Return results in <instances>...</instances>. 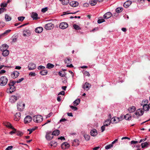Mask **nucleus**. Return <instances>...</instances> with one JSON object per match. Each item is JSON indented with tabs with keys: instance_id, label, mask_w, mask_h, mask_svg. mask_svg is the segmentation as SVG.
<instances>
[{
	"instance_id": "obj_1",
	"label": "nucleus",
	"mask_w": 150,
	"mask_h": 150,
	"mask_svg": "<svg viewBox=\"0 0 150 150\" xmlns=\"http://www.w3.org/2000/svg\"><path fill=\"white\" fill-rule=\"evenodd\" d=\"M8 86L7 89V92L8 93H11L15 91L16 87L14 85L13 83H9L8 84Z\"/></svg>"
},
{
	"instance_id": "obj_2",
	"label": "nucleus",
	"mask_w": 150,
	"mask_h": 150,
	"mask_svg": "<svg viewBox=\"0 0 150 150\" xmlns=\"http://www.w3.org/2000/svg\"><path fill=\"white\" fill-rule=\"evenodd\" d=\"M33 121L37 123H39L42 121L43 118L40 115L34 116L33 117Z\"/></svg>"
},
{
	"instance_id": "obj_3",
	"label": "nucleus",
	"mask_w": 150,
	"mask_h": 150,
	"mask_svg": "<svg viewBox=\"0 0 150 150\" xmlns=\"http://www.w3.org/2000/svg\"><path fill=\"white\" fill-rule=\"evenodd\" d=\"M8 79L6 76H1L0 78V85L4 86L7 83Z\"/></svg>"
},
{
	"instance_id": "obj_4",
	"label": "nucleus",
	"mask_w": 150,
	"mask_h": 150,
	"mask_svg": "<svg viewBox=\"0 0 150 150\" xmlns=\"http://www.w3.org/2000/svg\"><path fill=\"white\" fill-rule=\"evenodd\" d=\"M17 109L19 111H22L24 109L25 104L22 101L18 102L17 104Z\"/></svg>"
},
{
	"instance_id": "obj_5",
	"label": "nucleus",
	"mask_w": 150,
	"mask_h": 150,
	"mask_svg": "<svg viewBox=\"0 0 150 150\" xmlns=\"http://www.w3.org/2000/svg\"><path fill=\"white\" fill-rule=\"evenodd\" d=\"M144 111L142 109H138L136 112L134 113V118H138V116L142 115L144 113Z\"/></svg>"
},
{
	"instance_id": "obj_6",
	"label": "nucleus",
	"mask_w": 150,
	"mask_h": 150,
	"mask_svg": "<svg viewBox=\"0 0 150 150\" xmlns=\"http://www.w3.org/2000/svg\"><path fill=\"white\" fill-rule=\"evenodd\" d=\"M53 137V135L51 131L47 132L45 138L47 140H50L52 139Z\"/></svg>"
},
{
	"instance_id": "obj_7",
	"label": "nucleus",
	"mask_w": 150,
	"mask_h": 150,
	"mask_svg": "<svg viewBox=\"0 0 150 150\" xmlns=\"http://www.w3.org/2000/svg\"><path fill=\"white\" fill-rule=\"evenodd\" d=\"M20 98V96H12L10 98L9 101L11 103H14L15 102L17 99H19Z\"/></svg>"
},
{
	"instance_id": "obj_8",
	"label": "nucleus",
	"mask_w": 150,
	"mask_h": 150,
	"mask_svg": "<svg viewBox=\"0 0 150 150\" xmlns=\"http://www.w3.org/2000/svg\"><path fill=\"white\" fill-rule=\"evenodd\" d=\"M31 31L28 29H25L23 31V35L25 37L29 36L31 35Z\"/></svg>"
},
{
	"instance_id": "obj_9",
	"label": "nucleus",
	"mask_w": 150,
	"mask_h": 150,
	"mask_svg": "<svg viewBox=\"0 0 150 150\" xmlns=\"http://www.w3.org/2000/svg\"><path fill=\"white\" fill-rule=\"evenodd\" d=\"M54 27V25L52 23H50L45 25V28L47 30H50L52 29Z\"/></svg>"
},
{
	"instance_id": "obj_10",
	"label": "nucleus",
	"mask_w": 150,
	"mask_h": 150,
	"mask_svg": "<svg viewBox=\"0 0 150 150\" xmlns=\"http://www.w3.org/2000/svg\"><path fill=\"white\" fill-rule=\"evenodd\" d=\"M68 24L65 22L61 23L59 25V28L62 29L66 28L68 27Z\"/></svg>"
},
{
	"instance_id": "obj_11",
	"label": "nucleus",
	"mask_w": 150,
	"mask_h": 150,
	"mask_svg": "<svg viewBox=\"0 0 150 150\" xmlns=\"http://www.w3.org/2000/svg\"><path fill=\"white\" fill-rule=\"evenodd\" d=\"M91 84L88 82H86L82 86L83 88L87 91L88 90L91 86Z\"/></svg>"
},
{
	"instance_id": "obj_12",
	"label": "nucleus",
	"mask_w": 150,
	"mask_h": 150,
	"mask_svg": "<svg viewBox=\"0 0 150 150\" xmlns=\"http://www.w3.org/2000/svg\"><path fill=\"white\" fill-rule=\"evenodd\" d=\"M32 118L30 116H27L24 118V122L25 124H28L32 120Z\"/></svg>"
},
{
	"instance_id": "obj_13",
	"label": "nucleus",
	"mask_w": 150,
	"mask_h": 150,
	"mask_svg": "<svg viewBox=\"0 0 150 150\" xmlns=\"http://www.w3.org/2000/svg\"><path fill=\"white\" fill-rule=\"evenodd\" d=\"M19 73L18 72L15 71L12 72L11 76L12 78L14 79L17 77L19 76Z\"/></svg>"
},
{
	"instance_id": "obj_14",
	"label": "nucleus",
	"mask_w": 150,
	"mask_h": 150,
	"mask_svg": "<svg viewBox=\"0 0 150 150\" xmlns=\"http://www.w3.org/2000/svg\"><path fill=\"white\" fill-rule=\"evenodd\" d=\"M36 67V65L33 63H30L28 66V68L29 70H33Z\"/></svg>"
},
{
	"instance_id": "obj_15",
	"label": "nucleus",
	"mask_w": 150,
	"mask_h": 150,
	"mask_svg": "<svg viewBox=\"0 0 150 150\" xmlns=\"http://www.w3.org/2000/svg\"><path fill=\"white\" fill-rule=\"evenodd\" d=\"M69 146L70 145L67 142H65L62 143L61 145V148L62 149H65L68 148Z\"/></svg>"
},
{
	"instance_id": "obj_16",
	"label": "nucleus",
	"mask_w": 150,
	"mask_h": 150,
	"mask_svg": "<svg viewBox=\"0 0 150 150\" xmlns=\"http://www.w3.org/2000/svg\"><path fill=\"white\" fill-rule=\"evenodd\" d=\"M4 124L5 126L8 127L12 129L15 130V129L12 126L11 124L9 122H4Z\"/></svg>"
},
{
	"instance_id": "obj_17",
	"label": "nucleus",
	"mask_w": 150,
	"mask_h": 150,
	"mask_svg": "<svg viewBox=\"0 0 150 150\" xmlns=\"http://www.w3.org/2000/svg\"><path fill=\"white\" fill-rule=\"evenodd\" d=\"M112 16V14L110 12H108L105 13L103 16V17L105 19H108L110 18Z\"/></svg>"
},
{
	"instance_id": "obj_18",
	"label": "nucleus",
	"mask_w": 150,
	"mask_h": 150,
	"mask_svg": "<svg viewBox=\"0 0 150 150\" xmlns=\"http://www.w3.org/2000/svg\"><path fill=\"white\" fill-rule=\"evenodd\" d=\"M70 5L73 7L77 6L79 5V3L76 1H72L69 3Z\"/></svg>"
},
{
	"instance_id": "obj_19",
	"label": "nucleus",
	"mask_w": 150,
	"mask_h": 150,
	"mask_svg": "<svg viewBox=\"0 0 150 150\" xmlns=\"http://www.w3.org/2000/svg\"><path fill=\"white\" fill-rule=\"evenodd\" d=\"M90 133L91 135L93 137H95L98 134L97 130L95 129H93L91 130Z\"/></svg>"
},
{
	"instance_id": "obj_20",
	"label": "nucleus",
	"mask_w": 150,
	"mask_h": 150,
	"mask_svg": "<svg viewBox=\"0 0 150 150\" xmlns=\"http://www.w3.org/2000/svg\"><path fill=\"white\" fill-rule=\"evenodd\" d=\"M132 1H127L124 4V6L125 8H127L132 4Z\"/></svg>"
},
{
	"instance_id": "obj_21",
	"label": "nucleus",
	"mask_w": 150,
	"mask_h": 150,
	"mask_svg": "<svg viewBox=\"0 0 150 150\" xmlns=\"http://www.w3.org/2000/svg\"><path fill=\"white\" fill-rule=\"evenodd\" d=\"M21 116V113L19 112H17L16 114L14 117V120L16 121L19 120Z\"/></svg>"
},
{
	"instance_id": "obj_22",
	"label": "nucleus",
	"mask_w": 150,
	"mask_h": 150,
	"mask_svg": "<svg viewBox=\"0 0 150 150\" xmlns=\"http://www.w3.org/2000/svg\"><path fill=\"white\" fill-rule=\"evenodd\" d=\"M43 30V28L42 27H40L36 28L35 30V31L37 33H41Z\"/></svg>"
},
{
	"instance_id": "obj_23",
	"label": "nucleus",
	"mask_w": 150,
	"mask_h": 150,
	"mask_svg": "<svg viewBox=\"0 0 150 150\" xmlns=\"http://www.w3.org/2000/svg\"><path fill=\"white\" fill-rule=\"evenodd\" d=\"M4 51H1L2 52V55L6 57L9 54V51L7 49H5Z\"/></svg>"
},
{
	"instance_id": "obj_24",
	"label": "nucleus",
	"mask_w": 150,
	"mask_h": 150,
	"mask_svg": "<svg viewBox=\"0 0 150 150\" xmlns=\"http://www.w3.org/2000/svg\"><path fill=\"white\" fill-rule=\"evenodd\" d=\"M8 46L6 44H4L2 45L0 47V50L1 51H4L5 49H7L8 48Z\"/></svg>"
},
{
	"instance_id": "obj_25",
	"label": "nucleus",
	"mask_w": 150,
	"mask_h": 150,
	"mask_svg": "<svg viewBox=\"0 0 150 150\" xmlns=\"http://www.w3.org/2000/svg\"><path fill=\"white\" fill-rule=\"evenodd\" d=\"M52 133L53 136H57L60 134V132L59 130L58 129H56Z\"/></svg>"
},
{
	"instance_id": "obj_26",
	"label": "nucleus",
	"mask_w": 150,
	"mask_h": 150,
	"mask_svg": "<svg viewBox=\"0 0 150 150\" xmlns=\"http://www.w3.org/2000/svg\"><path fill=\"white\" fill-rule=\"evenodd\" d=\"M149 106L148 105L146 104H144L143 105V108L144 110L145 111H148L149 110Z\"/></svg>"
},
{
	"instance_id": "obj_27",
	"label": "nucleus",
	"mask_w": 150,
	"mask_h": 150,
	"mask_svg": "<svg viewBox=\"0 0 150 150\" xmlns=\"http://www.w3.org/2000/svg\"><path fill=\"white\" fill-rule=\"evenodd\" d=\"M31 16L32 18H33V19L37 20L38 19V15L37 13H33Z\"/></svg>"
},
{
	"instance_id": "obj_28",
	"label": "nucleus",
	"mask_w": 150,
	"mask_h": 150,
	"mask_svg": "<svg viewBox=\"0 0 150 150\" xmlns=\"http://www.w3.org/2000/svg\"><path fill=\"white\" fill-rule=\"evenodd\" d=\"M111 122V121L110 119H108L105 121L103 125H104V126H107L110 124Z\"/></svg>"
},
{
	"instance_id": "obj_29",
	"label": "nucleus",
	"mask_w": 150,
	"mask_h": 150,
	"mask_svg": "<svg viewBox=\"0 0 150 150\" xmlns=\"http://www.w3.org/2000/svg\"><path fill=\"white\" fill-rule=\"evenodd\" d=\"M64 62L65 64H69L71 62V60L69 58L67 57L64 59Z\"/></svg>"
},
{
	"instance_id": "obj_30",
	"label": "nucleus",
	"mask_w": 150,
	"mask_h": 150,
	"mask_svg": "<svg viewBox=\"0 0 150 150\" xmlns=\"http://www.w3.org/2000/svg\"><path fill=\"white\" fill-rule=\"evenodd\" d=\"M11 31V30H6L3 33L1 34L0 35V37H2L3 36H5L7 35L8 33H9Z\"/></svg>"
},
{
	"instance_id": "obj_31",
	"label": "nucleus",
	"mask_w": 150,
	"mask_h": 150,
	"mask_svg": "<svg viewBox=\"0 0 150 150\" xmlns=\"http://www.w3.org/2000/svg\"><path fill=\"white\" fill-rule=\"evenodd\" d=\"M135 107L134 106H132L128 109V110L130 112H132L135 110Z\"/></svg>"
},
{
	"instance_id": "obj_32",
	"label": "nucleus",
	"mask_w": 150,
	"mask_h": 150,
	"mask_svg": "<svg viewBox=\"0 0 150 150\" xmlns=\"http://www.w3.org/2000/svg\"><path fill=\"white\" fill-rule=\"evenodd\" d=\"M48 73L47 70H42L40 72V74L42 75H46Z\"/></svg>"
},
{
	"instance_id": "obj_33",
	"label": "nucleus",
	"mask_w": 150,
	"mask_h": 150,
	"mask_svg": "<svg viewBox=\"0 0 150 150\" xmlns=\"http://www.w3.org/2000/svg\"><path fill=\"white\" fill-rule=\"evenodd\" d=\"M80 99H76L73 102L74 105L75 106L77 105L80 103Z\"/></svg>"
},
{
	"instance_id": "obj_34",
	"label": "nucleus",
	"mask_w": 150,
	"mask_h": 150,
	"mask_svg": "<svg viewBox=\"0 0 150 150\" xmlns=\"http://www.w3.org/2000/svg\"><path fill=\"white\" fill-rule=\"evenodd\" d=\"M50 144L51 146H53L55 147L57 146V143L56 142L54 141H52L51 142Z\"/></svg>"
},
{
	"instance_id": "obj_35",
	"label": "nucleus",
	"mask_w": 150,
	"mask_h": 150,
	"mask_svg": "<svg viewBox=\"0 0 150 150\" xmlns=\"http://www.w3.org/2000/svg\"><path fill=\"white\" fill-rule=\"evenodd\" d=\"M97 3L96 1L95 0H91L90 1V4L92 6L95 5Z\"/></svg>"
},
{
	"instance_id": "obj_36",
	"label": "nucleus",
	"mask_w": 150,
	"mask_h": 150,
	"mask_svg": "<svg viewBox=\"0 0 150 150\" xmlns=\"http://www.w3.org/2000/svg\"><path fill=\"white\" fill-rule=\"evenodd\" d=\"M123 8L122 7H118L116 9V11L117 13H120L122 11Z\"/></svg>"
},
{
	"instance_id": "obj_37",
	"label": "nucleus",
	"mask_w": 150,
	"mask_h": 150,
	"mask_svg": "<svg viewBox=\"0 0 150 150\" xmlns=\"http://www.w3.org/2000/svg\"><path fill=\"white\" fill-rule=\"evenodd\" d=\"M54 67V65L50 63H48L47 65V68L48 69H51Z\"/></svg>"
},
{
	"instance_id": "obj_38",
	"label": "nucleus",
	"mask_w": 150,
	"mask_h": 150,
	"mask_svg": "<svg viewBox=\"0 0 150 150\" xmlns=\"http://www.w3.org/2000/svg\"><path fill=\"white\" fill-rule=\"evenodd\" d=\"M73 143L74 144H75L76 146H78L79 144V141L77 139H74V141Z\"/></svg>"
},
{
	"instance_id": "obj_39",
	"label": "nucleus",
	"mask_w": 150,
	"mask_h": 150,
	"mask_svg": "<svg viewBox=\"0 0 150 150\" xmlns=\"http://www.w3.org/2000/svg\"><path fill=\"white\" fill-rule=\"evenodd\" d=\"M74 28L76 30H79L81 29V28L78 25L74 24L73 25Z\"/></svg>"
},
{
	"instance_id": "obj_40",
	"label": "nucleus",
	"mask_w": 150,
	"mask_h": 150,
	"mask_svg": "<svg viewBox=\"0 0 150 150\" xmlns=\"http://www.w3.org/2000/svg\"><path fill=\"white\" fill-rule=\"evenodd\" d=\"M38 128V127H36L35 128H32L31 129H28V131H29V134H31L33 131L35 130V129H36Z\"/></svg>"
},
{
	"instance_id": "obj_41",
	"label": "nucleus",
	"mask_w": 150,
	"mask_h": 150,
	"mask_svg": "<svg viewBox=\"0 0 150 150\" xmlns=\"http://www.w3.org/2000/svg\"><path fill=\"white\" fill-rule=\"evenodd\" d=\"M69 3V0H62V3L63 5H67Z\"/></svg>"
},
{
	"instance_id": "obj_42",
	"label": "nucleus",
	"mask_w": 150,
	"mask_h": 150,
	"mask_svg": "<svg viewBox=\"0 0 150 150\" xmlns=\"http://www.w3.org/2000/svg\"><path fill=\"white\" fill-rule=\"evenodd\" d=\"M16 133L17 135L20 136H21L23 135V133L22 132L20 131H17L16 130Z\"/></svg>"
},
{
	"instance_id": "obj_43",
	"label": "nucleus",
	"mask_w": 150,
	"mask_h": 150,
	"mask_svg": "<svg viewBox=\"0 0 150 150\" xmlns=\"http://www.w3.org/2000/svg\"><path fill=\"white\" fill-rule=\"evenodd\" d=\"M83 137L87 141L89 140L90 139V136L89 135L85 134L84 135Z\"/></svg>"
},
{
	"instance_id": "obj_44",
	"label": "nucleus",
	"mask_w": 150,
	"mask_h": 150,
	"mask_svg": "<svg viewBox=\"0 0 150 150\" xmlns=\"http://www.w3.org/2000/svg\"><path fill=\"white\" fill-rule=\"evenodd\" d=\"M113 146V145H112L111 144L109 145H108L106 146H105V149H109L110 148L112 147Z\"/></svg>"
},
{
	"instance_id": "obj_45",
	"label": "nucleus",
	"mask_w": 150,
	"mask_h": 150,
	"mask_svg": "<svg viewBox=\"0 0 150 150\" xmlns=\"http://www.w3.org/2000/svg\"><path fill=\"white\" fill-rule=\"evenodd\" d=\"M5 18L6 21H9L11 20V18L7 14L5 15Z\"/></svg>"
},
{
	"instance_id": "obj_46",
	"label": "nucleus",
	"mask_w": 150,
	"mask_h": 150,
	"mask_svg": "<svg viewBox=\"0 0 150 150\" xmlns=\"http://www.w3.org/2000/svg\"><path fill=\"white\" fill-rule=\"evenodd\" d=\"M131 116H130V115L128 114H126L124 116L126 120H129V118H131Z\"/></svg>"
},
{
	"instance_id": "obj_47",
	"label": "nucleus",
	"mask_w": 150,
	"mask_h": 150,
	"mask_svg": "<svg viewBox=\"0 0 150 150\" xmlns=\"http://www.w3.org/2000/svg\"><path fill=\"white\" fill-rule=\"evenodd\" d=\"M148 143L146 142H145L144 143H142L141 144L142 147L143 148L146 147L148 145Z\"/></svg>"
},
{
	"instance_id": "obj_48",
	"label": "nucleus",
	"mask_w": 150,
	"mask_h": 150,
	"mask_svg": "<svg viewBox=\"0 0 150 150\" xmlns=\"http://www.w3.org/2000/svg\"><path fill=\"white\" fill-rule=\"evenodd\" d=\"M105 21V20L103 18L99 19L98 21V23H101Z\"/></svg>"
},
{
	"instance_id": "obj_49",
	"label": "nucleus",
	"mask_w": 150,
	"mask_h": 150,
	"mask_svg": "<svg viewBox=\"0 0 150 150\" xmlns=\"http://www.w3.org/2000/svg\"><path fill=\"white\" fill-rule=\"evenodd\" d=\"M25 18V17L23 16H19L18 17V21H23Z\"/></svg>"
},
{
	"instance_id": "obj_50",
	"label": "nucleus",
	"mask_w": 150,
	"mask_h": 150,
	"mask_svg": "<svg viewBox=\"0 0 150 150\" xmlns=\"http://www.w3.org/2000/svg\"><path fill=\"white\" fill-rule=\"evenodd\" d=\"M83 74L84 76H89L90 75V74L87 71H85L83 72Z\"/></svg>"
},
{
	"instance_id": "obj_51",
	"label": "nucleus",
	"mask_w": 150,
	"mask_h": 150,
	"mask_svg": "<svg viewBox=\"0 0 150 150\" xmlns=\"http://www.w3.org/2000/svg\"><path fill=\"white\" fill-rule=\"evenodd\" d=\"M12 42H16L17 40V38H16V36H13L12 37Z\"/></svg>"
},
{
	"instance_id": "obj_52",
	"label": "nucleus",
	"mask_w": 150,
	"mask_h": 150,
	"mask_svg": "<svg viewBox=\"0 0 150 150\" xmlns=\"http://www.w3.org/2000/svg\"><path fill=\"white\" fill-rule=\"evenodd\" d=\"M48 10V8L47 7H45V8H43L41 10V11L43 13H45L46 11Z\"/></svg>"
},
{
	"instance_id": "obj_53",
	"label": "nucleus",
	"mask_w": 150,
	"mask_h": 150,
	"mask_svg": "<svg viewBox=\"0 0 150 150\" xmlns=\"http://www.w3.org/2000/svg\"><path fill=\"white\" fill-rule=\"evenodd\" d=\"M4 26V23L0 21V28H1Z\"/></svg>"
},
{
	"instance_id": "obj_54",
	"label": "nucleus",
	"mask_w": 150,
	"mask_h": 150,
	"mask_svg": "<svg viewBox=\"0 0 150 150\" xmlns=\"http://www.w3.org/2000/svg\"><path fill=\"white\" fill-rule=\"evenodd\" d=\"M18 81H13L11 80L10 81L9 83H13L14 84V85L15 86V85H16V83H18Z\"/></svg>"
},
{
	"instance_id": "obj_55",
	"label": "nucleus",
	"mask_w": 150,
	"mask_h": 150,
	"mask_svg": "<svg viewBox=\"0 0 150 150\" xmlns=\"http://www.w3.org/2000/svg\"><path fill=\"white\" fill-rule=\"evenodd\" d=\"M7 4L6 3H2L1 4V7H6L7 6Z\"/></svg>"
},
{
	"instance_id": "obj_56",
	"label": "nucleus",
	"mask_w": 150,
	"mask_h": 150,
	"mask_svg": "<svg viewBox=\"0 0 150 150\" xmlns=\"http://www.w3.org/2000/svg\"><path fill=\"white\" fill-rule=\"evenodd\" d=\"M70 107L72 109H74V110H76L78 109V108L77 107H74L73 106L70 105Z\"/></svg>"
},
{
	"instance_id": "obj_57",
	"label": "nucleus",
	"mask_w": 150,
	"mask_h": 150,
	"mask_svg": "<svg viewBox=\"0 0 150 150\" xmlns=\"http://www.w3.org/2000/svg\"><path fill=\"white\" fill-rule=\"evenodd\" d=\"M45 68V67L44 66H40L38 67V69L39 70H40L42 69H44Z\"/></svg>"
},
{
	"instance_id": "obj_58",
	"label": "nucleus",
	"mask_w": 150,
	"mask_h": 150,
	"mask_svg": "<svg viewBox=\"0 0 150 150\" xmlns=\"http://www.w3.org/2000/svg\"><path fill=\"white\" fill-rule=\"evenodd\" d=\"M13 130L12 131H11L10 132H9L10 134H13L16 133V129H15V130H14V129H12Z\"/></svg>"
},
{
	"instance_id": "obj_59",
	"label": "nucleus",
	"mask_w": 150,
	"mask_h": 150,
	"mask_svg": "<svg viewBox=\"0 0 150 150\" xmlns=\"http://www.w3.org/2000/svg\"><path fill=\"white\" fill-rule=\"evenodd\" d=\"M6 10L5 8H0V13H2L4 11H6Z\"/></svg>"
},
{
	"instance_id": "obj_60",
	"label": "nucleus",
	"mask_w": 150,
	"mask_h": 150,
	"mask_svg": "<svg viewBox=\"0 0 150 150\" xmlns=\"http://www.w3.org/2000/svg\"><path fill=\"white\" fill-rule=\"evenodd\" d=\"M13 147L12 146H9L7 147L5 150H11L12 149Z\"/></svg>"
},
{
	"instance_id": "obj_61",
	"label": "nucleus",
	"mask_w": 150,
	"mask_h": 150,
	"mask_svg": "<svg viewBox=\"0 0 150 150\" xmlns=\"http://www.w3.org/2000/svg\"><path fill=\"white\" fill-rule=\"evenodd\" d=\"M29 76H35V72H30L29 74Z\"/></svg>"
},
{
	"instance_id": "obj_62",
	"label": "nucleus",
	"mask_w": 150,
	"mask_h": 150,
	"mask_svg": "<svg viewBox=\"0 0 150 150\" xmlns=\"http://www.w3.org/2000/svg\"><path fill=\"white\" fill-rule=\"evenodd\" d=\"M105 126L104 125H103V126H102L101 128V130H102V132H103L105 130Z\"/></svg>"
},
{
	"instance_id": "obj_63",
	"label": "nucleus",
	"mask_w": 150,
	"mask_h": 150,
	"mask_svg": "<svg viewBox=\"0 0 150 150\" xmlns=\"http://www.w3.org/2000/svg\"><path fill=\"white\" fill-rule=\"evenodd\" d=\"M138 142L137 141H135L134 140H133L131 141V144H136Z\"/></svg>"
},
{
	"instance_id": "obj_64",
	"label": "nucleus",
	"mask_w": 150,
	"mask_h": 150,
	"mask_svg": "<svg viewBox=\"0 0 150 150\" xmlns=\"http://www.w3.org/2000/svg\"><path fill=\"white\" fill-rule=\"evenodd\" d=\"M24 79V78H22L21 79H19L18 81V83H20Z\"/></svg>"
}]
</instances>
